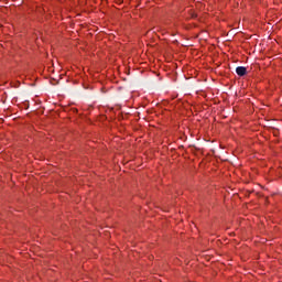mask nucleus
<instances>
[{"label": "nucleus", "instance_id": "f257e3e1", "mask_svg": "<svg viewBox=\"0 0 282 282\" xmlns=\"http://www.w3.org/2000/svg\"><path fill=\"white\" fill-rule=\"evenodd\" d=\"M246 72H247V69L243 66H239V67L236 68V74L238 76H246Z\"/></svg>", "mask_w": 282, "mask_h": 282}]
</instances>
